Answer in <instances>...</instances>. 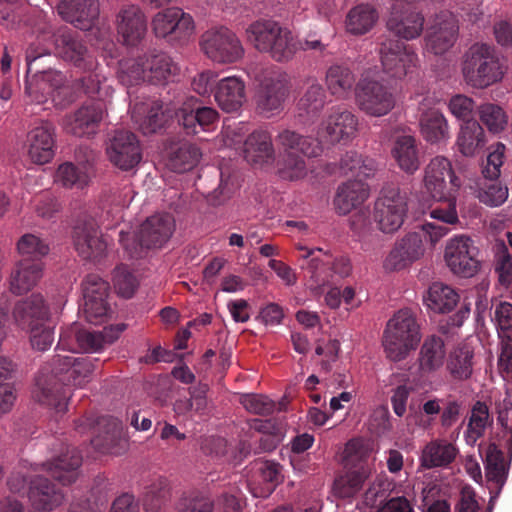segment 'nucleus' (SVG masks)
<instances>
[{"mask_svg":"<svg viewBox=\"0 0 512 512\" xmlns=\"http://www.w3.org/2000/svg\"><path fill=\"white\" fill-rule=\"evenodd\" d=\"M93 362L94 359L88 356L56 355L52 364L43 366L39 371L32 391L33 398L57 413H64L68 400L65 387H82L88 383L94 370Z\"/></svg>","mask_w":512,"mask_h":512,"instance_id":"f257e3e1","label":"nucleus"},{"mask_svg":"<svg viewBox=\"0 0 512 512\" xmlns=\"http://www.w3.org/2000/svg\"><path fill=\"white\" fill-rule=\"evenodd\" d=\"M246 35L258 51L268 53L277 62L289 61L300 49L323 52L326 48L319 39L296 40L290 30L273 20L261 19L251 23Z\"/></svg>","mask_w":512,"mask_h":512,"instance_id":"f03ea898","label":"nucleus"},{"mask_svg":"<svg viewBox=\"0 0 512 512\" xmlns=\"http://www.w3.org/2000/svg\"><path fill=\"white\" fill-rule=\"evenodd\" d=\"M52 50L63 60L73 63L84 71H93L97 66L95 57L79 38L77 32L64 27L56 32L43 29L37 36V43H32L26 52L27 72L39 57L49 55Z\"/></svg>","mask_w":512,"mask_h":512,"instance_id":"7ed1b4c3","label":"nucleus"},{"mask_svg":"<svg viewBox=\"0 0 512 512\" xmlns=\"http://www.w3.org/2000/svg\"><path fill=\"white\" fill-rule=\"evenodd\" d=\"M275 141L279 149L278 173L285 180L304 178L308 172L306 158H316L322 153L317 139L289 128L280 130Z\"/></svg>","mask_w":512,"mask_h":512,"instance_id":"20e7f679","label":"nucleus"},{"mask_svg":"<svg viewBox=\"0 0 512 512\" xmlns=\"http://www.w3.org/2000/svg\"><path fill=\"white\" fill-rule=\"evenodd\" d=\"M507 72L505 60L495 46L475 43L465 53L462 74L465 82L476 89H485L501 82Z\"/></svg>","mask_w":512,"mask_h":512,"instance_id":"39448f33","label":"nucleus"},{"mask_svg":"<svg viewBox=\"0 0 512 512\" xmlns=\"http://www.w3.org/2000/svg\"><path fill=\"white\" fill-rule=\"evenodd\" d=\"M175 230V221L170 214H156L147 218L137 233L120 231L119 242L128 256L139 259L146 255L149 249L163 247Z\"/></svg>","mask_w":512,"mask_h":512,"instance_id":"423d86ee","label":"nucleus"},{"mask_svg":"<svg viewBox=\"0 0 512 512\" xmlns=\"http://www.w3.org/2000/svg\"><path fill=\"white\" fill-rule=\"evenodd\" d=\"M420 339V326L415 314L410 309H401L387 322L382 343L387 358L398 362L416 349Z\"/></svg>","mask_w":512,"mask_h":512,"instance_id":"0eeeda50","label":"nucleus"},{"mask_svg":"<svg viewBox=\"0 0 512 512\" xmlns=\"http://www.w3.org/2000/svg\"><path fill=\"white\" fill-rule=\"evenodd\" d=\"M75 429L79 433L93 430L91 445L100 453L122 454L127 448L121 422L111 416H84L75 421Z\"/></svg>","mask_w":512,"mask_h":512,"instance_id":"6e6552de","label":"nucleus"},{"mask_svg":"<svg viewBox=\"0 0 512 512\" xmlns=\"http://www.w3.org/2000/svg\"><path fill=\"white\" fill-rule=\"evenodd\" d=\"M379 55L383 72L391 78L411 76L419 67V58L412 46L398 39L388 37L382 40Z\"/></svg>","mask_w":512,"mask_h":512,"instance_id":"1a4fd4ad","label":"nucleus"},{"mask_svg":"<svg viewBox=\"0 0 512 512\" xmlns=\"http://www.w3.org/2000/svg\"><path fill=\"white\" fill-rule=\"evenodd\" d=\"M288 95L287 74L275 68L265 70L256 94L257 112L266 118L280 113Z\"/></svg>","mask_w":512,"mask_h":512,"instance_id":"9d476101","label":"nucleus"},{"mask_svg":"<svg viewBox=\"0 0 512 512\" xmlns=\"http://www.w3.org/2000/svg\"><path fill=\"white\" fill-rule=\"evenodd\" d=\"M355 100L361 111L373 117L387 115L396 104L391 88L370 77H362L356 84Z\"/></svg>","mask_w":512,"mask_h":512,"instance_id":"9b49d317","label":"nucleus"},{"mask_svg":"<svg viewBox=\"0 0 512 512\" xmlns=\"http://www.w3.org/2000/svg\"><path fill=\"white\" fill-rule=\"evenodd\" d=\"M25 93L31 102L43 104L49 98L55 105L65 106L73 101L71 87L61 72H45L26 80Z\"/></svg>","mask_w":512,"mask_h":512,"instance_id":"f8f14e48","label":"nucleus"},{"mask_svg":"<svg viewBox=\"0 0 512 512\" xmlns=\"http://www.w3.org/2000/svg\"><path fill=\"white\" fill-rule=\"evenodd\" d=\"M407 213V197L398 188H385L374 205L373 218L380 231L396 232L403 224Z\"/></svg>","mask_w":512,"mask_h":512,"instance_id":"ddd939ff","label":"nucleus"},{"mask_svg":"<svg viewBox=\"0 0 512 512\" xmlns=\"http://www.w3.org/2000/svg\"><path fill=\"white\" fill-rule=\"evenodd\" d=\"M201 48L209 59L221 64L237 62L244 55L236 34L225 27L206 31L201 38Z\"/></svg>","mask_w":512,"mask_h":512,"instance_id":"4468645a","label":"nucleus"},{"mask_svg":"<svg viewBox=\"0 0 512 512\" xmlns=\"http://www.w3.org/2000/svg\"><path fill=\"white\" fill-rule=\"evenodd\" d=\"M301 251L299 258L302 260L300 267L303 271L306 286L314 295L323 292V288L333 282L331 272V256L324 253L321 248H307L298 246Z\"/></svg>","mask_w":512,"mask_h":512,"instance_id":"2eb2a0df","label":"nucleus"},{"mask_svg":"<svg viewBox=\"0 0 512 512\" xmlns=\"http://www.w3.org/2000/svg\"><path fill=\"white\" fill-rule=\"evenodd\" d=\"M125 328V324H116L104 327L102 331H88L80 330L78 325L74 324L60 333L57 347L70 348V340L74 338L81 349L98 352L116 341Z\"/></svg>","mask_w":512,"mask_h":512,"instance_id":"dca6fc26","label":"nucleus"},{"mask_svg":"<svg viewBox=\"0 0 512 512\" xmlns=\"http://www.w3.org/2000/svg\"><path fill=\"white\" fill-rule=\"evenodd\" d=\"M152 29L156 37L168 42H183L194 31L193 18L177 7L158 12L152 20Z\"/></svg>","mask_w":512,"mask_h":512,"instance_id":"f3484780","label":"nucleus"},{"mask_svg":"<svg viewBox=\"0 0 512 512\" xmlns=\"http://www.w3.org/2000/svg\"><path fill=\"white\" fill-rule=\"evenodd\" d=\"M458 31L457 19L450 11L436 13L425 36L427 50L435 55L446 53L455 44Z\"/></svg>","mask_w":512,"mask_h":512,"instance_id":"a211bd4d","label":"nucleus"},{"mask_svg":"<svg viewBox=\"0 0 512 512\" xmlns=\"http://www.w3.org/2000/svg\"><path fill=\"white\" fill-rule=\"evenodd\" d=\"M478 248L466 236L451 239L445 249V260L454 274L472 277L479 269Z\"/></svg>","mask_w":512,"mask_h":512,"instance_id":"6ab92c4d","label":"nucleus"},{"mask_svg":"<svg viewBox=\"0 0 512 512\" xmlns=\"http://www.w3.org/2000/svg\"><path fill=\"white\" fill-rule=\"evenodd\" d=\"M175 117L186 134L195 135L214 130L219 114L214 108L202 106L198 99L190 97L175 111Z\"/></svg>","mask_w":512,"mask_h":512,"instance_id":"aec40b11","label":"nucleus"},{"mask_svg":"<svg viewBox=\"0 0 512 512\" xmlns=\"http://www.w3.org/2000/svg\"><path fill=\"white\" fill-rule=\"evenodd\" d=\"M82 312L89 323H100L107 314L109 283L97 274H89L82 282Z\"/></svg>","mask_w":512,"mask_h":512,"instance_id":"412c9836","label":"nucleus"},{"mask_svg":"<svg viewBox=\"0 0 512 512\" xmlns=\"http://www.w3.org/2000/svg\"><path fill=\"white\" fill-rule=\"evenodd\" d=\"M424 184L433 199H443L447 193H455L460 186L451 162L443 156L430 160L425 168Z\"/></svg>","mask_w":512,"mask_h":512,"instance_id":"4be33fe9","label":"nucleus"},{"mask_svg":"<svg viewBox=\"0 0 512 512\" xmlns=\"http://www.w3.org/2000/svg\"><path fill=\"white\" fill-rule=\"evenodd\" d=\"M106 152L113 165L128 171L142 159V149L136 135L130 131H116L107 145Z\"/></svg>","mask_w":512,"mask_h":512,"instance_id":"5701e85b","label":"nucleus"},{"mask_svg":"<svg viewBox=\"0 0 512 512\" xmlns=\"http://www.w3.org/2000/svg\"><path fill=\"white\" fill-rule=\"evenodd\" d=\"M357 127L358 119L351 111L335 108L321 122L317 135L321 141L334 144L351 140L356 135Z\"/></svg>","mask_w":512,"mask_h":512,"instance_id":"b1692460","label":"nucleus"},{"mask_svg":"<svg viewBox=\"0 0 512 512\" xmlns=\"http://www.w3.org/2000/svg\"><path fill=\"white\" fill-rule=\"evenodd\" d=\"M73 243L76 251L83 259L97 260L107 248L98 224L93 219L79 221L73 230Z\"/></svg>","mask_w":512,"mask_h":512,"instance_id":"393cba45","label":"nucleus"},{"mask_svg":"<svg viewBox=\"0 0 512 512\" xmlns=\"http://www.w3.org/2000/svg\"><path fill=\"white\" fill-rule=\"evenodd\" d=\"M104 115V103L91 101L82 105L73 114L67 115L63 120V127L67 133L75 136H90L96 133Z\"/></svg>","mask_w":512,"mask_h":512,"instance_id":"a878e982","label":"nucleus"},{"mask_svg":"<svg viewBox=\"0 0 512 512\" xmlns=\"http://www.w3.org/2000/svg\"><path fill=\"white\" fill-rule=\"evenodd\" d=\"M116 29L123 44L136 46L144 38L147 21L142 10L136 5H124L116 14Z\"/></svg>","mask_w":512,"mask_h":512,"instance_id":"bb28decb","label":"nucleus"},{"mask_svg":"<svg viewBox=\"0 0 512 512\" xmlns=\"http://www.w3.org/2000/svg\"><path fill=\"white\" fill-rule=\"evenodd\" d=\"M12 316L16 326L25 331L48 322L50 310L44 297L39 293H33L15 303Z\"/></svg>","mask_w":512,"mask_h":512,"instance_id":"cd10ccee","label":"nucleus"},{"mask_svg":"<svg viewBox=\"0 0 512 512\" xmlns=\"http://www.w3.org/2000/svg\"><path fill=\"white\" fill-rule=\"evenodd\" d=\"M423 253L421 235L415 232L409 233L395 243L384 260L383 267L390 272L402 270L418 260Z\"/></svg>","mask_w":512,"mask_h":512,"instance_id":"c85d7f7f","label":"nucleus"},{"mask_svg":"<svg viewBox=\"0 0 512 512\" xmlns=\"http://www.w3.org/2000/svg\"><path fill=\"white\" fill-rule=\"evenodd\" d=\"M28 499L31 506L40 512H51L64 500L60 487L48 478L36 475L29 480Z\"/></svg>","mask_w":512,"mask_h":512,"instance_id":"c756f323","label":"nucleus"},{"mask_svg":"<svg viewBox=\"0 0 512 512\" xmlns=\"http://www.w3.org/2000/svg\"><path fill=\"white\" fill-rule=\"evenodd\" d=\"M55 127L51 122L41 121L27 135L28 154L37 164L48 163L54 156Z\"/></svg>","mask_w":512,"mask_h":512,"instance_id":"7c9ffc66","label":"nucleus"},{"mask_svg":"<svg viewBox=\"0 0 512 512\" xmlns=\"http://www.w3.org/2000/svg\"><path fill=\"white\" fill-rule=\"evenodd\" d=\"M245 160L256 167L274 163L275 148L271 133L265 129H256L248 135L243 148Z\"/></svg>","mask_w":512,"mask_h":512,"instance_id":"2f4dec72","label":"nucleus"},{"mask_svg":"<svg viewBox=\"0 0 512 512\" xmlns=\"http://www.w3.org/2000/svg\"><path fill=\"white\" fill-rule=\"evenodd\" d=\"M63 20L80 30H89L99 16L98 0H64L58 6Z\"/></svg>","mask_w":512,"mask_h":512,"instance_id":"473e14b6","label":"nucleus"},{"mask_svg":"<svg viewBox=\"0 0 512 512\" xmlns=\"http://www.w3.org/2000/svg\"><path fill=\"white\" fill-rule=\"evenodd\" d=\"M81 463L82 456L80 452L76 448H68L65 453H62L48 463L34 464L32 470L38 471L41 467L42 470L47 471L54 479L66 485L76 481Z\"/></svg>","mask_w":512,"mask_h":512,"instance_id":"72a5a7b5","label":"nucleus"},{"mask_svg":"<svg viewBox=\"0 0 512 512\" xmlns=\"http://www.w3.org/2000/svg\"><path fill=\"white\" fill-rule=\"evenodd\" d=\"M43 275V262L22 258L11 271L9 290L14 295H23L32 290Z\"/></svg>","mask_w":512,"mask_h":512,"instance_id":"f704fd0d","label":"nucleus"},{"mask_svg":"<svg viewBox=\"0 0 512 512\" xmlns=\"http://www.w3.org/2000/svg\"><path fill=\"white\" fill-rule=\"evenodd\" d=\"M424 21V16L420 12L393 7L387 20V28L401 39L413 40L421 35Z\"/></svg>","mask_w":512,"mask_h":512,"instance_id":"c9c22d12","label":"nucleus"},{"mask_svg":"<svg viewBox=\"0 0 512 512\" xmlns=\"http://www.w3.org/2000/svg\"><path fill=\"white\" fill-rule=\"evenodd\" d=\"M214 98L223 111L236 112L246 100L245 84L238 77L223 78L214 88Z\"/></svg>","mask_w":512,"mask_h":512,"instance_id":"e433bc0d","label":"nucleus"},{"mask_svg":"<svg viewBox=\"0 0 512 512\" xmlns=\"http://www.w3.org/2000/svg\"><path fill=\"white\" fill-rule=\"evenodd\" d=\"M458 448L446 439H435L422 449L420 464L424 469L447 468L456 459Z\"/></svg>","mask_w":512,"mask_h":512,"instance_id":"4c0bfd02","label":"nucleus"},{"mask_svg":"<svg viewBox=\"0 0 512 512\" xmlns=\"http://www.w3.org/2000/svg\"><path fill=\"white\" fill-rule=\"evenodd\" d=\"M170 117L169 111L164 110L163 103L160 101H152L136 107L132 114V119L144 135L162 130Z\"/></svg>","mask_w":512,"mask_h":512,"instance_id":"58836bf2","label":"nucleus"},{"mask_svg":"<svg viewBox=\"0 0 512 512\" xmlns=\"http://www.w3.org/2000/svg\"><path fill=\"white\" fill-rule=\"evenodd\" d=\"M371 474L370 465L364 461L360 462L359 465L334 480V495L341 499L353 498L369 481Z\"/></svg>","mask_w":512,"mask_h":512,"instance_id":"ea45409f","label":"nucleus"},{"mask_svg":"<svg viewBox=\"0 0 512 512\" xmlns=\"http://www.w3.org/2000/svg\"><path fill=\"white\" fill-rule=\"evenodd\" d=\"M446 349L444 340L437 335L426 337L418 354V370L421 376L438 371L444 364Z\"/></svg>","mask_w":512,"mask_h":512,"instance_id":"a19ab883","label":"nucleus"},{"mask_svg":"<svg viewBox=\"0 0 512 512\" xmlns=\"http://www.w3.org/2000/svg\"><path fill=\"white\" fill-rule=\"evenodd\" d=\"M369 196V188L361 179L350 180L338 187L334 205L341 215L362 205Z\"/></svg>","mask_w":512,"mask_h":512,"instance_id":"79ce46f5","label":"nucleus"},{"mask_svg":"<svg viewBox=\"0 0 512 512\" xmlns=\"http://www.w3.org/2000/svg\"><path fill=\"white\" fill-rule=\"evenodd\" d=\"M146 82L151 84L166 83L174 76L178 67L169 55L153 51L145 55Z\"/></svg>","mask_w":512,"mask_h":512,"instance_id":"37998d69","label":"nucleus"},{"mask_svg":"<svg viewBox=\"0 0 512 512\" xmlns=\"http://www.w3.org/2000/svg\"><path fill=\"white\" fill-rule=\"evenodd\" d=\"M419 125L423 138L431 144H438L449 138L448 122L437 109L423 111Z\"/></svg>","mask_w":512,"mask_h":512,"instance_id":"c03bdc74","label":"nucleus"},{"mask_svg":"<svg viewBox=\"0 0 512 512\" xmlns=\"http://www.w3.org/2000/svg\"><path fill=\"white\" fill-rule=\"evenodd\" d=\"M486 144L483 127L476 120H466L461 125L457 146L461 154L471 157L479 153Z\"/></svg>","mask_w":512,"mask_h":512,"instance_id":"a18cd8bd","label":"nucleus"},{"mask_svg":"<svg viewBox=\"0 0 512 512\" xmlns=\"http://www.w3.org/2000/svg\"><path fill=\"white\" fill-rule=\"evenodd\" d=\"M377 20L378 12L373 6L360 4L348 12L345 19V28L348 33L360 36L368 33Z\"/></svg>","mask_w":512,"mask_h":512,"instance_id":"49530a36","label":"nucleus"},{"mask_svg":"<svg viewBox=\"0 0 512 512\" xmlns=\"http://www.w3.org/2000/svg\"><path fill=\"white\" fill-rule=\"evenodd\" d=\"M459 295L450 286L440 282L433 283L426 295L424 303L427 308L435 313L450 312L457 304Z\"/></svg>","mask_w":512,"mask_h":512,"instance_id":"de8ad7c7","label":"nucleus"},{"mask_svg":"<svg viewBox=\"0 0 512 512\" xmlns=\"http://www.w3.org/2000/svg\"><path fill=\"white\" fill-rule=\"evenodd\" d=\"M326 103V94L322 85L315 80L309 81L302 96L297 102L299 116L314 119Z\"/></svg>","mask_w":512,"mask_h":512,"instance_id":"09e8293b","label":"nucleus"},{"mask_svg":"<svg viewBox=\"0 0 512 512\" xmlns=\"http://www.w3.org/2000/svg\"><path fill=\"white\" fill-rule=\"evenodd\" d=\"M393 157L399 167L408 174H413L420 167L418 148L414 137L409 135L400 136L395 141Z\"/></svg>","mask_w":512,"mask_h":512,"instance_id":"8fccbe9b","label":"nucleus"},{"mask_svg":"<svg viewBox=\"0 0 512 512\" xmlns=\"http://www.w3.org/2000/svg\"><path fill=\"white\" fill-rule=\"evenodd\" d=\"M474 352L468 344L457 346L448 356L447 370L454 380L464 381L473 373Z\"/></svg>","mask_w":512,"mask_h":512,"instance_id":"3c124183","label":"nucleus"},{"mask_svg":"<svg viewBox=\"0 0 512 512\" xmlns=\"http://www.w3.org/2000/svg\"><path fill=\"white\" fill-rule=\"evenodd\" d=\"M326 85L332 95L346 98L355 85V75L348 66L334 64L326 72Z\"/></svg>","mask_w":512,"mask_h":512,"instance_id":"603ef678","label":"nucleus"},{"mask_svg":"<svg viewBox=\"0 0 512 512\" xmlns=\"http://www.w3.org/2000/svg\"><path fill=\"white\" fill-rule=\"evenodd\" d=\"M145 55L119 61L117 77L121 84L130 87L146 82Z\"/></svg>","mask_w":512,"mask_h":512,"instance_id":"864d4df0","label":"nucleus"},{"mask_svg":"<svg viewBox=\"0 0 512 512\" xmlns=\"http://www.w3.org/2000/svg\"><path fill=\"white\" fill-rule=\"evenodd\" d=\"M170 496V488L165 478H157L145 488L142 497L146 512H159Z\"/></svg>","mask_w":512,"mask_h":512,"instance_id":"5fc2aeb1","label":"nucleus"},{"mask_svg":"<svg viewBox=\"0 0 512 512\" xmlns=\"http://www.w3.org/2000/svg\"><path fill=\"white\" fill-rule=\"evenodd\" d=\"M55 179L66 188H84L90 181V173L71 162H65L58 167Z\"/></svg>","mask_w":512,"mask_h":512,"instance_id":"6e6d98bb","label":"nucleus"},{"mask_svg":"<svg viewBox=\"0 0 512 512\" xmlns=\"http://www.w3.org/2000/svg\"><path fill=\"white\" fill-rule=\"evenodd\" d=\"M201 152L196 145H180L170 158V167L177 173L191 170L200 160Z\"/></svg>","mask_w":512,"mask_h":512,"instance_id":"4d7b16f0","label":"nucleus"},{"mask_svg":"<svg viewBox=\"0 0 512 512\" xmlns=\"http://www.w3.org/2000/svg\"><path fill=\"white\" fill-rule=\"evenodd\" d=\"M258 472L264 487L259 492L253 490V494L256 497L266 498L283 481L281 466L278 463L266 461L260 464Z\"/></svg>","mask_w":512,"mask_h":512,"instance_id":"13d9d810","label":"nucleus"},{"mask_svg":"<svg viewBox=\"0 0 512 512\" xmlns=\"http://www.w3.org/2000/svg\"><path fill=\"white\" fill-rule=\"evenodd\" d=\"M479 116L483 124L493 134H498L506 128L508 115L502 107L493 103H485L479 108Z\"/></svg>","mask_w":512,"mask_h":512,"instance_id":"bf43d9fd","label":"nucleus"},{"mask_svg":"<svg viewBox=\"0 0 512 512\" xmlns=\"http://www.w3.org/2000/svg\"><path fill=\"white\" fill-rule=\"evenodd\" d=\"M177 512H213L214 502L199 491L185 492L176 503Z\"/></svg>","mask_w":512,"mask_h":512,"instance_id":"052dcab7","label":"nucleus"},{"mask_svg":"<svg viewBox=\"0 0 512 512\" xmlns=\"http://www.w3.org/2000/svg\"><path fill=\"white\" fill-rule=\"evenodd\" d=\"M17 249L23 258L42 261L49 251V244L34 234H24L17 242Z\"/></svg>","mask_w":512,"mask_h":512,"instance_id":"680f3d73","label":"nucleus"},{"mask_svg":"<svg viewBox=\"0 0 512 512\" xmlns=\"http://www.w3.org/2000/svg\"><path fill=\"white\" fill-rule=\"evenodd\" d=\"M26 9L20 0H0V25L7 29L17 28L24 21Z\"/></svg>","mask_w":512,"mask_h":512,"instance_id":"e2e57ef3","label":"nucleus"},{"mask_svg":"<svg viewBox=\"0 0 512 512\" xmlns=\"http://www.w3.org/2000/svg\"><path fill=\"white\" fill-rule=\"evenodd\" d=\"M113 284L116 292L124 298H131L137 287L138 280L126 265H119L113 272Z\"/></svg>","mask_w":512,"mask_h":512,"instance_id":"0e129e2a","label":"nucleus"},{"mask_svg":"<svg viewBox=\"0 0 512 512\" xmlns=\"http://www.w3.org/2000/svg\"><path fill=\"white\" fill-rule=\"evenodd\" d=\"M340 169L344 174L351 173L353 176L361 179L367 178L372 174V162L366 163L357 152H347L340 161Z\"/></svg>","mask_w":512,"mask_h":512,"instance_id":"69168bd1","label":"nucleus"},{"mask_svg":"<svg viewBox=\"0 0 512 512\" xmlns=\"http://www.w3.org/2000/svg\"><path fill=\"white\" fill-rule=\"evenodd\" d=\"M435 200L439 204L430 211L431 218L439 220L444 224H456L458 222V213L455 193H447V197Z\"/></svg>","mask_w":512,"mask_h":512,"instance_id":"338daca9","label":"nucleus"},{"mask_svg":"<svg viewBox=\"0 0 512 512\" xmlns=\"http://www.w3.org/2000/svg\"><path fill=\"white\" fill-rule=\"evenodd\" d=\"M240 403L248 412L262 416L272 414L276 407L274 401L261 394H245Z\"/></svg>","mask_w":512,"mask_h":512,"instance_id":"774afa93","label":"nucleus"}]
</instances>
